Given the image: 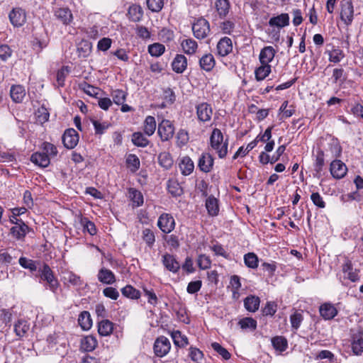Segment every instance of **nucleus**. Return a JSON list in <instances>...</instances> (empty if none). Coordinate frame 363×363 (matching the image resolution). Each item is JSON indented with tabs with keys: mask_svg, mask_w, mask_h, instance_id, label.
<instances>
[{
	"mask_svg": "<svg viewBox=\"0 0 363 363\" xmlns=\"http://www.w3.org/2000/svg\"><path fill=\"white\" fill-rule=\"evenodd\" d=\"M274 349L279 354L286 351L288 348V340L284 336H275L271 340Z\"/></svg>",
	"mask_w": 363,
	"mask_h": 363,
	"instance_id": "nucleus-27",
	"label": "nucleus"
},
{
	"mask_svg": "<svg viewBox=\"0 0 363 363\" xmlns=\"http://www.w3.org/2000/svg\"><path fill=\"white\" fill-rule=\"evenodd\" d=\"M206 208L211 216H216L218 214V201L213 196H210L206 201Z\"/></svg>",
	"mask_w": 363,
	"mask_h": 363,
	"instance_id": "nucleus-35",
	"label": "nucleus"
},
{
	"mask_svg": "<svg viewBox=\"0 0 363 363\" xmlns=\"http://www.w3.org/2000/svg\"><path fill=\"white\" fill-rule=\"evenodd\" d=\"M157 133L162 141L171 139L174 134V127L172 123L169 120H162L159 123Z\"/></svg>",
	"mask_w": 363,
	"mask_h": 363,
	"instance_id": "nucleus-10",
	"label": "nucleus"
},
{
	"mask_svg": "<svg viewBox=\"0 0 363 363\" xmlns=\"http://www.w3.org/2000/svg\"><path fill=\"white\" fill-rule=\"evenodd\" d=\"M303 320V317L301 313L295 312L290 316V322L291 327L294 330H298L301 326V324Z\"/></svg>",
	"mask_w": 363,
	"mask_h": 363,
	"instance_id": "nucleus-60",
	"label": "nucleus"
},
{
	"mask_svg": "<svg viewBox=\"0 0 363 363\" xmlns=\"http://www.w3.org/2000/svg\"><path fill=\"white\" fill-rule=\"evenodd\" d=\"M171 336L174 344L179 347H184L189 344L187 337L182 335L179 330L173 331Z\"/></svg>",
	"mask_w": 363,
	"mask_h": 363,
	"instance_id": "nucleus-41",
	"label": "nucleus"
},
{
	"mask_svg": "<svg viewBox=\"0 0 363 363\" xmlns=\"http://www.w3.org/2000/svg\"><path fill=\"white\" fill-rule=\"evenodd\" d=\"M113 102L117 105L123 104L126 99L125 91L121 89L114 90L111 94Z\"/></svg>",
	"mask_w": 363,
	"mask_h": 363,
	"instance_id": "nucleus-57",
	"label": "nucleus"
},
{
	"mask_svg": "<svg viewBox=\"0 0 363 363\" xmlns=\"http://www.w3.org/2000/svg\"><path fill=\"white\" fill-rule=\"evenodd\" d=\"M9 18L13 27H21L26 22V11L21 7H15L9 12Z\"/></svg>",
	"mask_w": 363,
	"mask_h": 363,
	"instance_id": "nucleus-7",
	"label": "nucleus"
},
{
	"mask_svg": "<svg viewBox=\"0 0 363 363\" xmlns=\"http://www.w3.org/2000/svg\"><path fill=\"white\" fill-rule=\"evenodd\" d=\"M79 325L84 330H88L92 325L91 315L88 311H82L78 318Z\"/></svg>",
	"mask_w": 363,
	"mask_h": 363,
	"instance_id": "nucleus-39",
	"label": "nucleus"
},
{
	"mask_svg": "<svg viewBox=\"0 0 363 363\" xmlns=\"http://www.w3.org/2000/svg\"><path fill=\"white\" fill-rule=\"evenodd\" d=\"M91 122L96 135H102L109 127V124L106 122L101 123L97 120H91Z\"/></svg>",
	"mask_w": 363,
	"mask_h": 363,
	"instance_id": "nucleus-62",
	"label": "nucleus"
},
{
	"mask_svg": "<svg viewBox=\"0 0 363 363\" xmlns=\"http://www.w3.org/2000/svg\"><path fill=\"white\" fill-rule=\"evenodd\" d=\"M320 315L325 320H331L337 314V309L335 306L331 303H324L319 308Z\"/></svg>",
	"mask_w": 363,
	"mask_h": 363,
	"instance_id": "nucleus-21",
	"label": "nucleus"
},
{
	"mask_svg": "<svg viewBox=\"0 0 363 363\" xmlns=\"http://www.w3.org/2000/svg\"><path fill=\"white\" fill-rule=\"evenodd\" d=\"M199 65L202 69L210 72L216 65V61L213 55L208 53L202 56L199 60Z\"/></svg>",
	"mask_w": 363,
	"mask_h": 363,
	"instance_id": "nucleus-30",
	"label": "nucleus"
},
{
	"mask_svg": "<svg viewBox=\"0 0 363 363\" xmlns=\"http://www.w3.org/2000/svg\"><path fill=\"white\" fill-rule=\"evenodd\" d=\"M121 293L124 296L133 299H138L140 296V291L130 285L123 287L121 289Z\"/></svg>",
	"mask_w": 363,
	"mask_h": 363,
	"instance_id": "nucleus-52",
	"label": "nucleus"
},
{
	"mask_svg": "<svg viewBox=\"0 0 363 363\" xmlns=\"http://www.w3.org/2000/svg\"><path fill=\"white\" fill-rule=\"evenodd\" d=\"M129 19L133 22H138L143 16V9L139 5H132L128 11Z\"/></svg>",
	"mask_w": 363,
	"mask_h": 363,
	"instance_id": "nucleus-38",
	"label": "nucleus"
},
{
	"mask_svg": "<svg viewBox=\"0 0 363 363\" xmlns=\"http://www.w3.org/2000/svg\"><path fill=\"white\" fill-rule=\"evenodd\" d=\"M276 54V50L272 46L264 47L259 53V60L262 65H269L274 60Z\"/></svg>",
	"mask_w": 363,
	"mask_h": 363,
	"instance_id": "nucleus-22",
	"label": "nucleus"
},
{
	"mask_svg": "<svg viewBox=\"0 0 363 363\" xmlns=\"http://www.w3.org/2000/svg\"><path fill=\"white\" fill-rule=\"evenodd\" d=\"M156 129V121L153 116H148L144 121V132L148 135L151 136L154 134Z\"/></svg>",
	"mask_w": 363,
	"mask_h": 363,
	"instance_id": "nucleus-46",
	"label": "nucleus"
},
{
	"mask_svg": "<svg viewBox=\"0 0 363 363\" xmlns=\"http://www.w3.org/2000/svg\"><path fill=\"white\" fill-rule=\"evenodd\" d=\"M324 156V151L320 150L317 152L316 159L314 164V176L318 178H320L322 176V171L325 164Z\"/></svg>",
	"mask_w": 363,
	"mask_h": 363,
	"instance_id": "nucleus-36",
	"label": "nucleus"
},
{
	"mask_svg": "<svg viewBox=\"0 0 363 363\" xmlns=\"http://www.w3.org/2000/svg\"><path fill=\"white\" fill-rule=\"evenodd\" d=\"M113 330V323L107 320H102L98 323V333L101 336H109Z\"/></svg>",
	"mask_w": 363,
	"mask_h": 363,
	"instance_id": "nucleus-32",
	"label": "nucleus"
},
{
	"mask_svg": "<svg viewBox=\"0 0 363 363\" xmlns=\"http://www.w3.org/2000/svg\"><path fill=\"white\" fill-rule=\"evenodd\" d=\"M162 262L169 272L176 274L179 271L180 264L174 255L165 253L162 257Z\"/></svg>",
	"mask_w": 363,
	"mask_h": 363,
	"instance_id": "nucleus-16",
	"label": "nucleus"
},
{
	"mask_svg": "<svg viewBox=\"0 0 363 363\" xmlns=\"http://www.w3.org/2000/svg\"><path fill=\"white\" fill-rule=\"evenodd\" d=\"M197 264L201 269H207L211 267V260L208 256L201 254L198 257Z\"/></svg>",
	"mask_w": 363,
	"mask_h": 363,
	"instance_id": "nucleus-59",
	"label": "nucleus"
},
{
	"mask_svg": "<svg viewBox=\"0 0 363 363\" xmlns=\"http://www.w3.org/2000/svg\"><path fill=\"white\" fill-rule=\"evenodd\" d=\"M171 349V343L167 337L164 336L158 337L153 345L155 354L158 357L166 356Z\"/></svg>",
	"mask_w": 363,
	"mask_h": 363,
	"instance_id": "nucleus-5",
	"label": "nucleus"
},
{
	"mask_svg": "<svg viewBox=\"0 0 363 363\" xmlns=\"http://www.w3.org/2000/svg\"><path fill=\"white\" fill-rule=\"evenodd\" d=\"M97 340L92 335H87L81 340V349L85 352L93 351L97 346Z\"/></svg>",
	"mask_w": 363,
	"mask_h": 363,
	"instance_id": "nucleus-37",
	"label": "nucleus"
},
{
	"mask_svg": "<svg viewBox=\"0 0 363 363\" xmlns=\"http://www.w3.org/2000/svg\"><path fill=\"white\" fill-rule=\"evenodd\" d=\"M99 281L105 284H112L116 282V276L113 272L105 267L101 268L97 274Z\"/></svg>",
	"mask_w": 363,
	"mask_h": 363,
	"instance_id": "nucleus-23",
	"label": "nucleus"
},
{
	"mask_svg": "<svg viewBox=\"0 0 363 363\" xmlns=\"http://www.w3.org/2000/svg\"><path fill=\"white\" fill-rule=\"evenodd\" d=\"M91 43L87 40H82L77 45V54L79 57L85 58L88 57L91 51Z\"/></svg>",
	"mask_w": 363,
	"mask_h": 363,
	"instance_id": "nucleus-40",
	"label": "nucleus"
},
{
	"mask_svg": "<svg viewBox=\"0 0 363 363\" xmlns=\"http://www.w3.org/2000/svg\"><path fill=\"white\" fill-rule=\"evenodd\" d=\"M179 169L182 174L187 176L189 175L194 169L193 161L189 157H184L179 164Z\"/></svg>",
	"mask_w": 363,
	"mask_h": 363,
	"instance_id": "nucleus-34",
	"label": "nucleus"
},
{
	"mask_svg": "<svg viewBox=\"0 0 363 363\" xmlns=\"http://www.w3.org/2000/svg\"><path fill=\"white\" fill-rule=\"evenodd\" d=\"M127 164L130 168V170L133 172H136L139 169L140 166V162L139 158L133 154H130L128 156L126 160Z\"/></svg>",
	"mask_w": 363,
	"mask_h": 363,
	"instance_id": "nucleus-55",
	"label": "nucleus"
},
{
	"mask_svg": "<svg viewBox=\"0 0 363 363\" xmlns=\"http://www.w3.org/2000/svg\"><path fill=\"white\" fill-rule=\"evenodd\" d=\"M213 162V156L208 152H204L199 160L198 167L201 171L207 173L211 171Z\"/></svg>",
	"mask_w": 363,
	"mask_h": 363,
	"instance_id": "nucleus-18",
	"label": "nucleus"
},
{
	"mask_svg": "<svg viewBox=\"0 0 363 363\" xmlns=\"http://www.w3.org/2000/svg\"><path fill=\"white\" fill-rule=\"evenodd\" d=\"M30 330V324L23 319L18 320L14 324V332L19 338L25 337Z\"/></svg>",
	"mask_w": 363,
	"mask_h": 363,
	"instance_id": "nucleus-29",
	"label": "nucleus"
},
{
	"mask_svg": "<svg viewBox=\"0 0 363 363\" xmlns=\"http://www.w3.org/2000/svg\"><path fill=\"white\" fill-rule=\"evenodd\" d=\"M196 115L198 119L201 122H208L211 119L213 109L211 106L206 103L202 102L196 106Z\"/></svg>",
	"mask_w": 363,
	"mask_h": 363,
	"instance_id": "nucleus-14",
	"label": "nucleus"
},
{
	"mask_svg": "<svg viewBox=\"0 0 363 363\" xmlns=\"http://www.w3.org/2000/svg\"><path fill=\"white\" fill-rule=\"evenodd\" d=\"M354 18V7L352 0L341 1L340 18L346 26L352 24Z\"/></svg>",
	"mask_w": 363,
	"mask_h": 363,
	"instance_id": "nucleus-6",
	"label": "nucleus"
},
{
	"mask_svg": "<svg viewBox=\"0 0 363 363\" xmlns=\"http://www.w3.org/2000/svg\"><path fill=\"white\" fill-rule=\"evenodd\" d=\"M69 72V67L68 66H62L57 72L56 80L58 86H63L65 85V79Z\"/></svg>",
	"mask_w": 363,
	"mask_h": 363,
	"instance_id": "nucleus-54",
	"label": "nucleus"
},
{
	"mask_svg": "<svg viewBox=\"0 0 363 363\" xmlns=\"http://www.w3.org/2000/svg\"><path fill=\"white\" fill-rule=\"evenodd\" d=\"M30 161L41 167H47L50 162V157L46 153L38 152L31 155Z\"/></svg>",
	"mask_w": 363,
	"mask_h": 363,
	"instance_id": "nucleus-28",
	"label": "nucleus"
},
{
	"mask_svg": "<svg viewBox=\"0 0 363 363\" xmlns=\"http://www.w3.org/2000/svg\"><path fill=\"white\" fill-rule=\"evenodd\" d=\"M238 325L244 330L254 331L257 328V320L250 317H246L240 319Z\"/></svg>",
	"mask_w": 363,
	"mask_h": 363,
	"instance_id": "nucleus-44",
	"label": "nucleus"
},
{
	"mask_svg": "<svg viewBox=\"0 0 363 363\" xmlns=\"http://www.w3.org/2000/svg\"><path fill=\"white\" fill-rule=\"evenodd\" d=\"M61 274L62 281L65 286H72L74 288H81L82 286L84 281L80 276L68 269L62 271Z\"/></svg>",
	"mask_w": 363,
	"mask_h": 363,
	"instance_id": "nucleus-8",
	"label": "nucleus"
},
{
	"mask_svg": "<svg viewBox=\"0 0 363 363\" xmlns=\"http://www.w3.org/2000/svg\"><path fill=\"white\" fill-rule=\"evenodd\" d=\"M269 24L271 26L283 28L289 24V16L288 13H281L269 19Z\"/></svg>",
	"mask_w": 363,
	"mask_h": 363,
	"instance_id": "nucleus-31",
	"label": "nucleus"
},
{
	"mask_svg": "<svg viewBox=\"0 0 363 363\" xmlns=\"http://www.w3.org/2000/svg\"><path fill=\"white\" fill-rule=\"evenodd\" d=\"M194 35L197 39L206 38L210 33V25L203 18H199L192 26Z\"/></svg>",
	"mask_w": 363,
	"mask_h": 363,
	"instance_id": "nucleus-4",
	"label": "nucleus"
},
{
	"mask_svg": "<svg viewBox=\"0 0 363 363\" xmlns=\"http://www.w3.org/2000/svg\"><path fill=\"white\" fill-rule=\"evenodd\" d=\"M157 226L164 233H169L175 228L174 218L171 214L164 213L158 218Z\"/></svg>",
	"mask_w": 363,
	"mask_h": 363,
	"instance_id": "nucleus-9",
	"label": "nucleus"
},
{
	"mask_svg": "<svg viewBox=\"0 0 363 363\" xmlns=\"http://www.w3.org/2000/svg\"><path fill=\"white\" fill-rule=\"evenodd\" d=\"M181 45L184 52L188 55L194 54L198 48L197 43L191 38L184 40L182 42Z\"/></svg>",
	"mask_w": 363,
	"mask_h": 363,
	"instance_id": "nucleus-45",
	"label": "nucleus"
},
{
	"mask_svg": "<svg viewBox=\"0 0 363 363\" xmlns=\"http://www.w3.org/2000/svg\"><path fill=\"white\" fill-rule=\"evenodd\" d=\"M142 238L150 247H152L155 242V234L153 231L149 228H145L143 230Z\"/></svg>",
	"mask_w": 363,
	"mask_h": 363,
	"instance_id": "nucleus-56",
	"label": "nucleus"
},
{
	"mask_svg": "<svg viewBox=\"0 0 363 363\" xmlns=\"http://www.w3.org/2000/svg\"><path fill=\"white\" fill-rule=\"evenodd\" d=\"M49 116L50 114L48 110L43 106L38 108L36 113L37 120L41 124L47 122L49 120Z\"/></svg>",
	"mask_w": 363,
	"mask_h": 363,
	"instance_id": "nucleus-64",
	"label": "nucleus"
},
{
	"mask_svg": "<svg viewBox=\"0 0 363 363\" xmlns=\"http://www.w3.org/2000/svg\"><path fill=\"white\" fill-rule=\"evenodd\" d=\"M36 261L28 259L26 257H21L18 259L19 264L24 269L30 270L31 272H35L38 269Z\"/></svg>",
	"mask_w": 363,
	"mask_h": 363,
	"instance_id": "nucleus-49",
	"label": "nucleus"
},
{
	"mask_svg": "<svg viewBox=\"0 0 363 363\" xmlns=\"http://www.w3.org/2000/svg\"><path fill=\"white\" fill-rule=\"evenodd\" d=\"M210 147L216 152L219 158H225L228 154V138L224 139L221 130L216 128L210 135Z\"/></svg>",
	"mask_w": 363,
	"mask_h": 363,
	"instance_id": "nucleus-1",
	"label": "nucleus"
},
{
	"mask_svg": "<svg viewBox=\"0 0 363 363\" xmlns=\"http://www.w3.org/2000/svg\"><path fill=\"white\" fill-rule=\"evenodd\" d=\"M158 162L161 167L166 169H170L173 165V159L167 152H163L158 155Z\"/></svg>",
	"mask_w": 363,
	"mask_h": 363,
	"instance_id": "nucleus-43",
	"label": "nucleus"
},
{
	"mask_svg": "<svg viewBox=\"0 0 363 363\" xmlns=\"http://www.w3.org/2000/svg\"><path fill=\"white\" fill-rule=\"evenodd\" d=\"M54 15L58 21L65 26L69 25L73 21L72 13L68 8H59L55 11Z\"/></svg>",
	"mask_w": 363,
	"mask_h": 363,
	"instance_id": "nucleus-19",
	"label": "nucleus"
},
{
	"mask_svg": "<svg viewBox=\"0 0 363 363\" xmlns=\"http://www.w3.org/2000/svg\"><path fill=\"white\" fill-rule=\"evenodd\" d=\"M340 281L343 285H346V280L355 282L359 280V275L357 269H353L352 262L347 259L342 266V274H340Z\"/></svg>",
	"mask_w": 363,
	"mask_h": 363,
	"instance_id": "nucleus-3",
	"label": "nucleus"
},
{
	"mask_svg": "<svg viewBox=\"0 0 363 363\" xmlns=\"http://www.w3.org/2000/svg\"><path fill=\"white\" fill-rule=\"evenodd\" d=\"M350 343L352 351L355 355H361L363 353V331L362 330L352 333Z\"/></svg>",
	"mask_w": 363,
	"mask_h": 363,
	"instance_id": "nucleus-11",
	"label": "nucleus"
},
{
	"mask_svg": "<svg viewBox=\"0 0 363 363\" xmlns=\"http://www.w3.org/2000/svg\"><path fill=\"white\" fill-rule=\"evenodd\" d=\"M330 172L333 178L340 179L346 175L347 167L345 164L340 160H334L330 165Z\"/></svg>",
	"mask_w": 363,
	"mask_h": 363,
	"instance_id": "nucleus-12",
	"label": "nucleus"
},
{
	"mask_svg": "<svg viewBox=\"0 0 363 363\" xmlns=\"http://www.w3.org/2000/svg\"><path fill=\"white\" fill-rule=\"evenodd\" d=\"M38 272L40 280L46 282V287L53 293H55L60 284L50 266L44 263L43 267L39 269Z\"/></svg>",
	"mask_w": 363,
	"mask_h": 363,
	"instance_id": "nucleus-2",
	"label": "nucleus"
},
{
	"mask_svg": "<svg viewBox=\"0 0 363 363\" xmlns=\"http://www.w3.org/2000/svg\"><path fill=\"white\" fill-rule=\"evenodd\" d=\"M270 65H262L255 70V79L257 81L264 80L271 72Z\"/></svg>",
	"mask_w": 363,
	"mask_h": 363,
	"instance_id": "nucleus-42",
	"label": "nucleus"
},
{
	"mask_svg": "<svg viewBox=\"0 0 363 363\" xmlns=\"http://www.w3.org/2000/svg\"><path fill=\"white\" fill-rule=\"evenodd\" d=\"M233 50L232 40L228 37L222 38L217 44V52L221 57H225Z\"/></svg>",
	"mask_w": 363,
	"mask_h": 363,
	"instance_id": "nucleus-20",
	"label": "nucleus"
},
{
	"mask_svg": "<svg viewBox=\"0 0 363 363\" xmlns=\"http://www.w3.org/2000/svg\"><path fill=\"white\" fill-rule=\"evenodd\" d=\"M26 96V90L22 85H12L10 89V96L15 103H21Z\"/></svg>",
	"mask_w": 363,
	"mask_h": 363,
	"instance_id": "nucleus-25",
	"label": "nucleus"
},
{
	"mask_svg": "<svg viewBox=\"0 0 363 363\" xmlns=\"http://www.w3.org/2000/svg\"><path fill=\"white\" fill-rule=\"evenodd\" d=\"M164 51V45L159 43H155L148 46V52L153 57H160Z\"/></svg>",
	"mask_w": 363,
	"mask_h": 363,
	"instance_id": "nucleus-53",
	"label": "nucleus"
},
{
	"mask_svg": "<svg viewBox=\"0 0 363 363\" xmlns=\"http://www.w3.org/2000/svg\"><path fill=\"white\" fill-rule=\"evenodd\" d=\"M277 311V304L274 301H267L262 309L263 315L273 316Z\"/></svg>",
	"mask_w": 363,
	"mask_h": 363,
	"instance_id": "nucleus-58",
	"label": "nucleus"
},
{
	"mask_svg": "<svg viewBox=\"0 0 363 363\" xmlns=\"http://www.w3.org/2000/svg\"><path fill=\"white\" fill-rule=\"evenodd\" d=\"M30 228L24 223L19 221L17 224L10 229L11 235L18 240H24L25 237L28 233Z\"/></svg>",
	"mask_w": 363,
	"mask_h": 363,
	"instance_id": "nucleus-15",
	"label": "nucleus"
},
{
	"mask_svg": "<svg viewBox=\"0 0 363 363\" xmlns=\"http://www.w3.org/2000/svg\"><path fill=\"white\" fill-rule=\"evenodd\" d=\"M129 194L131 201L133 202L135 206L138 207L143 203V196L142 193L133 188L129 189Z\"/></svg>",
	"mask_w": 363,
	"mask_h": 363,
	"instance_id": "nucleus-50",
	"label": "nucleus"
},
{
	"mask_svg": "<svg viewBox=\"0 0 363 363\" xmlns=\"http://www.w3.org/2000/svg\"><path fill=\"white\" fill-rule=\"evenodd\" d=\"M260 303V299L256 296H248L244 300V306L247 311L255 312L258 310Z\"/></svg>",
	"mask_w": 363,
	"mask_h": 363,
	"instance_id": "nucleus-33",
	"label": "nucleus"
},
{
	"mask_svg": "<svg viewBox=\"0 0 363 363\" xmlns=\"http://www.w3.org/2000/svg\"><path fill=\"white\" fill-rule=\"evenodd\" d=\"M48 42L49 40L48 38L39 39L38 38H35L33 41V48L37 52H40L43 48L48 46Z\"/></svg>",
	"mask_w": 363,
	"mask_h": 363,
	"instance_id": "nucleus-61",
	"label": "nucleus"
},
{
	"mask_svg": "<svg viewBox=\"0 0 363 363\" xmlns=\"http://www.w3.org/2000/svg\"><path fill=\"white\" fill-rule=\"evenodd\" d=\"M131 140L133 143L138 147H145L149 144V140L140 132L134 133Z\"/></svg>",
	"mask_w": 363,
	"mask_h": 363,
	"instance_id": "nucleus-47",
	"label": "nucleus"
},
{
	"mask_svg": "<svg viewBox=\"0 0 363 363\" xmlns=\"http://www.w3.org/2000/svg\"><path fill=\"white\" fill-rule=\"evenodd\" d=\"M329 61L333 63L340 62L344 57L343 51L339 48H335L328 52Z\"/></svg>",
	"mask_w": 363,
	"mask_h": 363,
	"instance_id": "nucleus-51",
	"label": "nucleus"
},
{
	"mask_svg": "<svg viewBox=\"0 0 363 363\" xmlns=\"http://www.w3.org/2000/svg\"><path fill=\"white\" fill-rule=\"evenodd\" d=\"M215 9L218 17L221 19L225 18L230 9L229 0H216L215 2Z\"/></svg>",
	"mask_w": 363,
	"mask_h": 363,
	"instance_id": "nucleus-24",
	"label": "nucleus"
},
{
	"mask_svg": "<svg viewBox=\"0 0 363 363\" xmlns=\"http://www.w3.org/2000/svg\"><path fill=\"white\" fill-rule=\"evenodd\" d=\"M342 147L336 138H331L328 143V147L325 149L326 157L331 158H337L341 155Z\"/></svg>",
	"mask_w": 363,
	"mask_h": 363,
	"instance_id": "nucleus-17",
	"label": "nucleus"
},
{
	"mask_svg": "<svg viewBox=\"0 0 363 363\" xmlns=\"http://www.w3.org/2000/svg\"><path fill=\"white\" fill-rule=\"evenodd\" d=\"M245 265L251 269H256L258 267V257L254 252H248L244 255Z\"/></svg>",
	"mask_w": 363,
	"mask_h": 363,
	"instance_id": "nucleus-48",
	"label": "nucleus"
},
{
	"mask_svg": "<svg viewBox=\"0 0 363 363\" xmlns=\"http://www.w3.org/2000/svg\"><path fill=\"white\" fill-rule=\"evenodd\" d=\"M172 69L177 73H182L187 67V60L183 55H177L172 62Z\"/></svg>",
	"mask_w": 363,
	"mask_h": 363,
	"instance_id": "nucleus-26",
	"label": "nucleus"
},
{
	"mask_svg": "<svg viewBox=\"0 0 363 363\" xmlns=\"http://www.w3.org/2000/svg\"><path fill=\"white\" fill-rule=\"evenodd\" d=\"M212 348L216 351L224 359H229L230 358V352L224 347H223L218 342H213L211 344Z\"/></svg>",
	"mask_w": 363,
	"mask_h": 363,
	"instance_id": "nucleus-63",
	"label": "nucleus"
},
{
	"mask_svg": "<svg viewBox=\"0 0 363 363\" xmlns=\"http://www.w3.org/2000/svg\"><path fill=\"white\" fill-rule=\"evenodd\" d=\"M62 140L66 148L72 149L78 144L79 134L74 128H69L65 131Z\"/></svg>",
	"mask_w": 363,
	"mask_h": 363,
	"instance_id": "nucleus-13",
	"label": "nucleus"
}]
</instances>
